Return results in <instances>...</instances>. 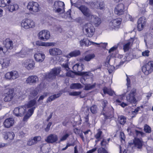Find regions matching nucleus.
I'll use <instances>...</instances> for the list:
<instances>
[{
    "mask_svg": "<svg viewBox=\"0 0 153 153\" xmlns=\"http://www.w3.org/2000/svg\"><path fill=\"white\" fill-rule=\"evenodd\" d=\"M65 4L62 1H57L54 2L53 6L55 11L60 14L62 13L65 12Z\"/></svg>",
    "mask_w": 153,
    "mask_h": 153,
    "instance_id": "20e7f679",
    "label": "nucleus"
},
{
    "mask_svg": "<svg viewBox=\"0 0 153 153\" xmlns=\"http://www.w3.org/2000/svg\"><path fill=\"white\" fill-rule=\"evenodd\" d=\"M102 103L103 106V111L101 114L105 116L106 119H108L111 117L113 116L111 115H110L108 114L109 110L108 108L107 107V105L108 104L107 101L106 100H104L102 101Z\"/></svg>",
    "mask_w": 153,
    "mask_h": 153,
    "instance_id": "dca6fc26",
    "label": "nucleus"
},
{
    "mask_svg": "<svg viewBox=\"0 0 153 153\" xmlns=\"http://www.w3.org/2000/svg\"><path fill=\"white\" fill-rule=\"evenodd\" d=\"M80 54V52L79 50H75L70 52L68 54L65 56V57L70 58L73 57H76Z\"/></svg>",
    "mask_w": 153,
    "mask_h": 153,
    "instance_id": "7c9ffc66",
    "label": "nucleus"
},
{
    "mask_svg": "<svg viewBox=\"0 0 153 153\" xmlns=\"http://www.w3.org/2000/svg\"><path fill=\"white\" fill-rule=\"evenodd\" d=\"M118 120L120 124L124 125L126 122V118L124 116H120L118 117Z\"/></svg>",
    "mask_w": 153,
    "mask_h": 153,
    "instance_id": "a18cd8bd",
    "label": "nucleus"
},
{
    "mask_svg": "<svg viewBox=\"0 0 153 153\" xmlns=\"http://www.w3.org/2000/svg\"><path fill=\"white\" fill-rule=\"evenodd\" d=\"M48 95V93H45L43 95L41 96L38 99L37 101L39 105L42 104L43 103L42 100Z\"/></svg>",
    "mask_w": 153,
    "mask_h": 153,
    "instance_id": "49530a36",
    "label": "nucleus"
},
{
    "mask_svg": "<svg viewBox=\"0 0 153 153\" xmlns=\"http://www.w3.org/2000/svg\"><path fill=\"white\" fill-rule=\"evenodd\" d=\"M60 71L61 68L60 67L54 68L51 70L49 73L46 75L45 78L52 79H54L60 73Z\"/></svg>",
    "mask_w": 153,
    "mask_h": 153,
    "instance_id": "ddd939ff",
    "label": "nucleus"
},
{
    "mask_svg": "<svg viewBox=\"0 0 153 153\" xmlns=\"http://www.w3.org/2000/svg\"><path fill=\"white\" fill-rule=\"evenodd\" d=\"M142 70L145 74L148 75L153 71V61L149 62L142 68Z\"/></svg>",
    "mask_w": 153,
    "mask_h": 153,
    "instance_id": "9d476101",
    "label": "nucleus"
},
{
    "mask_svg": "<svg viewBox=\"0 0 153 153\" xmlns=\"http://www.w3.org/2000/svg\"><path fill=\"white\" fill-rule=\"evenodd\" d=\"M26 108L24 105L15 108L13 111L14 114L17 117L22 116L26 112Z\"/></svg>",
    "mask_w": 153,
    "mask_h": 153,
    "instance_id": "2eb2a0df",
    "label": "nucleus"
},
{
    "mask_svg": "<svg viewBox=\"0 0 153 153\" xmlns=\"http://www.w3.org/2000/svg\"><path fill=\"white\" fill-rule=\"evenodd\" d=\"M122 100V99L120 98L119 99H116V102L118 103L119 105H120L122 107H124L127 105V104L123 102H122L121 103V101Z\"/></svg>",
    "mask_w": 153,
    "mask_h": 153,
    "instance_id": "8fccbe9b",
    "label": "nucleus"
},
{
    "mask_svg": "<svg viewBox=\"0 0 153 153\" xmlns=\"http://www.w3.org/2000/svg\"><path fill=\"white\" fill-rule=\"evenodd\" d=\"M85 89L86 90H88L93 88L95 85H91L90 84L85 85Z\"/></svg>",
    "mask_w": 153,
    "mask_h": 153,
    "instance_id": "6e6d98bb",
    "label": "nucleus"
},
{
    "mask_svg": "<svg viewBox=\"0 0 153 153\" xmlns=\"http://www.w3.org/2000/svg\"><path fill=\"white\" fill-rule=\"evenodd\" d=\"M5 92H7L5 94V97L4 98V101L6 102L11 101L14 96L13 90L12 89H6Z\"/></svg>",
    "mask_w": 153,
    "mask_h": 153,
    "instance_id": "a211bd4d",
    "label": "nucleus"
},
{
    "mask_svg": "<svg viewBox=\"0 0 153 153\" xmlns=\"http://www.w3.org/2000/svg\"><path fill=\"white\" fill-rule=\"evenodd\" d=\"M33 113H31L28 112L24 117L23 119V120L25 122H27L28 119L30 118V117L32 115Z\"/></svg>",
    "mask_w": 153,
    "mask_h": 153,
    "instance_id": "603ef678",
    "label": "nucleus"
},
{
    "mask_svg": "<svg viewBox=\"0 0 153 153\" xmlns=\"http://www.w3.org/2000/svg\"><path fill=\"white\" fill-rule=\"evenodd\" d=\"M14 123L13 119L9 118L6 119L4 121L3 124L5 127L9 128L13 126Z\"/></svg>",
    "mask_w": 153,
    "mask_h": 153,
    "instance_id": "393cba45",
    "label": "nucleus"
},
{
    "mask_svg": "<svg viewBox=\"0 0 153 153\" xmlns=\"http://www.w3.org/2000/svg\"><path fill=\"white\" fill-rule=\"evenodd\" d=\"M95 55L94 53L87 55L84 57V59L86 61L89 62L94 58Z\"/></svg>",
    "mask_w": 153,
    "mask_h": 153,
    "instance_id": "79ce46f5",
    "label": "nucleus"
},
{
    "mask_svg": "<svg viewBox=\"0 0 153 153\" xmlns=\"http://www.w3.org/2000/svg\"><path fill=\"white\" fill-rule=\"evenodd\" d=\"M103 90L104 94H107L110 96H112L114 93V92L111 89L106 87H104Z\"/></svg>",
    "mask_w": 153,
    "mask_h": 153,
    "instance_id": "c03bdc74",
    "label": "nucleus"
},
{
    "mask_svg": "<svg viewBox=\"0 0 153 153\" xmlns=\"http://www.w3.org/2000/svg\"><path fill=\"white\" fill-rule=\"evenodd\" d=\"M38 81V78L36 76L32 75L27 77L26 82L27 83L31 85L36 83Z\"/></svg>",
    "mask_w": 153,
    "mask_h": 153,
    "instance_id": "5701e85b",
    "label": "nucleus"
},
{
    "mask_svg": "<svg viewBox=\"0 0 153 153\" xmlns=\"http://www.w3.org/2000/svg\"><path fill=\"white\" fill-rule=\"evenodd\" d=\"M10 60L8 58H4L1 59L0 60V63L2 66L4 68H7L9 65Z\"/></svg>",
    "mask_w": 153,
    "mask_h": 153,
    "instance_id": "f704fd0d",
    "label": "nucleus"
},
{
    "mask_svg": "<svg viewBox=\"0 0 153 153\" xmlns=\"http://www.w3.org/2000/svg\"><path fill=\"white\" fill-rule=\"evenodd\" d=\"M61 94L58 93L57 94H54L53 95L50 96L48 97L47 100V102H51L55 99L59 97L60 96Z\"/></svg>",
    "mask_w": 153,
    "mask_h": 153,
    "instance_id": "4c0bfd02",
    "label": "nucleus"
},
{
    "mask_svg": "<svg viewBox=\"0 0 153 153\" xmlns=\"http://www.w3.org/2000/svg\"><path fill=\"white\" fill-rule=\"evenodd\" d=\"M11 2L10 0H0V7H4Z\"/></svg>",
    "mask_w": 153,
    "mask_h": 153,
    "instance_id": "a19ab883",
    "label": "nucleus"
},
{
    "mask_svg": "<svg viewBox=\"0 0 153 153\" xmlns=\"http://www.w3.org/2000/svg\"><path fill=\"white\" fill-rule=\"evenodd\" d=\"M58 136L55 134H51L45 139V141L48 143H53L58 140Z\"/></svg>",
    "mask_w": 153,
    "mask_h": 153,
    "instance_id": "aec40b11",
    "label": "nucleus"
},
{
    "mask_svg": "<svg viewBox=\"0 0 153 153\" xmlns=\"http://www.w3.org/2000/svg\"><path fill=\"white\" fill-rule=\"evenodd\" d=\"M114 69V66L110 65L108 64V72L110 74L113 71Z\"/></svg>",
    "mask_w": 153,
    "mask_h": 153,
    "instance_id": "13d9d810",
    "label": "nucleus"
},
{
    "mask_svg": "<svg viewBox=\"0 0 153 153\" xmlns=\"http://www.w3.org/2000/svg\"><path fill=\"white\" fill-rule=\"evenodd\" d=\"M41 137L35 136L33 137H31L27 141V145L28 146H31L36 144L38 141L41 140Z\"/></svg>",
    "mask_w": 153,
    "mask_h": 153,
    "instance_id": "412c9836",
    "label": "nucleus"
},
{
    "mask_svg": "<svg viewBox=\"0 0 153 153\" xmlns=\"http://www.w3.org/2000/svg\"><path fill=\"white\" fill-rule=\"evenodd\" d=\"M72 68L76 74L79 76H89V72H81L84 69V65L81 63H76L73 67Z\"/></svg>",
    "mask_w": 153,
    "mask_h": 153,
    "instance_id": "7ed1b4c3",
    "label": "nucleus"
},
{
    "mask_svg": "<svg viewBox=\"0 0 153 153\" xmlns=\"http://www.w3.org/2000/svg\"><path fill=\"white\" fill-rule=\"evenodd\" d=\"M55 29L56 31H58L60 33L62 32V29L59 25L55 26Z\"/></svg>",
    "mask_w": 153,
    "mask_h": 153,
    "instance_id": "0e129e2a",
    "label": "nucleus"
},
{
    "mask_svg": "<svg viewBox=\"0 0 153 153\" xmlns=\"http://www.w3.org/2000/svg\"><path fill=\"white\" fill-rule=\"evenodd\" d=\"M62 67L66 71H68L69 70V68L68 65L67 63L63 64L62 65Z\"/></svg>",
    "mask_w": 153,
    "mask_h": 153,
    "instance_id": "774afa93",
    "label": "nucleus"
},
{
    "mask_svg": "<svg viewBox=\"0 0 153 153\" xmlns=\"http://www.w3.org/2000/svg\"><path fill=\"white\" fill-rule=\"evenodd\" d=\"M125 57L126 58V59L127 61H130L132 59L133 56L131 53H128L126 54Z\"/></svg>",
    "mask_w": 153,
    "mask_h": 153,
    "instance_id": "052dcab7",
    "label": "nucleus"
},
{
    "mask_svg": "<svg viewBox=\"0 0 153 153\" xmlns=\"http://www.w3.org/2000/svg\"><path fill=\"white\" fill-rule=\"evenodd\" d=\"M127 76L126 85L127 87V89L126 93L127 94L126 96V100L129 102L135 103L136 102L135 98V96L136 94V90L135 88H132L131 90L130 88V81L128 75L126 74Z\"/></svg>",
    "mask_w": 153,
    "mask_h": 153,
    "instance_id": "f257e3e1",
    "label": "nucleus"
},
{
    "mask_svg": "<svg viewBox=\"0 0 153 153\" xmlns=\"http://www.w3.org/2000/svg\"><path fill=\"white\" fill-rule=\"evenodd\" d=\"M102 133V131L100 130H98L97 131V133L94 135V137L96 139H101V135Z\"/></svg>",
    "mask_w": 153,
    "mask_h": 153,
    "instance_id": "3c124183",
    "label": "nucleus"
},
{
    "mask_svg": "<svg viewBox=\"0 0 153 153\" xmlns=\"http://www.w3.org/2000/svg\"><path fill=\"white\" fill-rule=\"evenodd\" d=\"M88 17L89 18L90 23L95 27L99 26L101 23V19L96 15L91 14Z\"/></svg>",
    "mask_w": 153,
    "mask_h": 153,
    "instance_id": "f8f14e48",
    "label": "nucleus"
},
{
    "mask_svg": "<svg viewBox=\"0 0 153 153\" xmlns=\"http://www.w3.org/2000/svg\"><path fill=\"white\" fill-rule=\"evenodd\" d=\"M108 143V141L107 142L106 139H103L101 142V145L102 146L105 147Z\"/></svg>",
    "mask_w": 153,
    "mask_h": 153,
    "instance_id": "bf43d9fd",
    "label": "nucleus"
},
{
    "mask_svg": "<svg viewBox=\"0 0 153 153\" xmlns=\"http://www.w3.org/2000/svg\"><path fill=\"white\" fill-rule=\"evenodd\" d=\"M98 153H108L105 149L102 147L99 148L98 150Z\"/></svg>",
    "mask_w": 153,
    "mask_h": 153,
    "instance_id": "e2e57ef3",
    "label": "nucleus"
},
{
    "mask_svg": "<svg viewBox=\"0 0 153 153\" xmlns=\"http://www.w3.org/2000/svg\"><path fill=\"white\" fill-rule=\"evenodd\" d=\"M124 4L122 3L119 4L115 8L114 13L118 16L121 15L124 13Z\"/></svg>",
    "mask_w": 153,
    "mask_h": 153,
    "instance_id": "6ab92c4d",
    "label": "nucleus"
},
{
    "mask_svg": "<svg viewBox=\"0 0 153 153\" xmlns=\"http://www.w3.org/2000/svg\"><path fill=\"white\" fill-rule=\"evenodd\" d=\"M21 25L22 27L25 29L33 28L35 26L34 21L28 19H25L22 20Z\"/></svg>",
    "mask_w": 153,
    "mask_h": 153,
    "instance_id": "39448f33",
    "label": "nucleus"
},
{
    "mask_svg": "<svg viewBox=\"0 0 153 153\" xmlns=\"http://www.w3.org/2000/svg\"><path fill=\"white\" fill-rule=\"evenodd\" d=\"M38 93L37 90L33 89H31L29 95V98L30 99L34 98L37 95Z\"/></svg>",
    "mask_w": 153,
    "mask_h": 153,
    "instance_id": "ea45409f",
    "label": "nucleus"
},
{
    "mask_svg": "<svg viewBox=\"0 0 153 153\" xmlns=\"http://www.w3.org/2000/svg\"><path fill=\"white\" fill-rule=\"evenodd\" d=\"M147 48H152L153 46V37L149 36L148 37L147 40L144 39Z\"/></svg>",
    "mask_w": 153,
    "mask_h": 153,
    "instance_id": "72a5a7b5",
    "label": "nucleus"
},
{
    "mask_svg": "<svg viewBox=\"0 0 153 153\" xmlns=\"http://www.w3.org/2000/svg\"><path fill=\"white\" fill-rule=\"evenodd\" d=\"M38 37L40 39L46 41L50 38V32L47 30H42L39 33Z\"/></svg>",
    "mask_w": 153,
    "mask_h": 153,
    "instance_id": "f3484780",
    "label": "nucleus"
},
{
    "mask_svg": "<svg viewBox=\"0 0 153 153\" xmlns=\"http://www.w3.org/2000/svg\"><path fill=\"white\" fill-rule=\"evenodd\" d=\"M134 39H131L123 45V49L125 52L128 51L132 46L134 41Z\"/></svg>",
    "mask_w": 153,
    "mask_h": 153,
    "instance_id": "cd10ccee",
    "label": "nucleus"
},
{
    "mask_svg": "<svg viewBox=\"0 0 153 153\" xmlns=\"http://www.w3.org/2000/svg\"><path fill=\"white\" fill-rule=\"evenodd\" d=\"M52 123L51 122H49L47 124L46 128H45V131L46 132L48 131L50 129Z\"/></svg>",
    "mask_w": 153,
    "mask_h": 153,
    "instance_id": "338daca9",
    "label": "nucleus"
},
{
    "mask_svg": "<svg viewBox=\"0 0 153 153\" xmlns=\"http://www.w3.org/2000/svg\"><path fill=\"white\" fill-rule=\"evenodd\" d=\"M62 53L61 50L58 48H53L49 50L50 54L52 56L60 55Z\"/></svg>",
    "mask_w": 153,
    "mask_h": 153,
    "instance_id": "c85d7f7f",
    "label": "nucleus"
},
{
    "mask_svg": "<svg viewBox=\"0 0 153 153\" xmlns=\"http://www.w3.org/2000/svg\"><path fill=\"white\" fill-rule=\"evenodd\" d=\"M80 45L82 46L85 45L86 46H88L89 45H100V44L97 43L92 42H90V41L86 39H83V40L80 41Z\"/></svg>",
    "mask_w": 153,
    "mask_h": 153,
    "instance_id": "a878e982",
    "label": "nucleus"
},
{
    "mask_svg": "<svg viewBox=\"0 0 153 153\" xmlns=\"http://www.w3.org/2000/svg\"><path fill=\"white\" fill-rule=\"evenodd\" d=\"M70 134L68 133H65L63 135H62L60 138L59 141L62 142L65 140L69 137Z\"/></svg>",
    "mask_w": 153,
    "mask_h": 153,
    "instance_id": "de8ad7c7",
    "label": "nucleus"
},
{
    "mask_svg": "<svg viewBox=\"0 0 153 153\" xmlns=\"http://www.w3.org/2000/svg\"><path fill=\"white\" fill-rule=\"evenodd\" d=\"M146 19L144 17L140 18L137 21V28L139 31H141L143 29L146 25Z\"/></svg>",
    "mask_w": 153,
    "mask_h": 153,
    "instance_id": "4be33fe9",
    "label": "nucleus"
},
{
    "mask_svg": "<svg viewBox=\"0 0 153 153\" xmlns=\"http://www.w3.org/2000/svg\"><path fill=\"white\" fill-rule=\"evenodd\" d=\"M82 87L83 86L79 83H72L70 86V88L73 89H79Z\"/></svg>",
    "mask_w": 153,
    "mask_h": 153,
    "instance_id": "58836bf2",
    "label": "nucleus"
},
{
    "mask_svg": "<svg viewBox=\"0 0 153 153\" xmlns=\"http://www.w3.org/2000/svg\"><path fill=\"white\" fill-rule=\"evenodd\" d=\"M83 30L86 32L87 36L90 37L94 35L95 31V28L91 23L85 24L83 27Z\"/></svg>",
    "mask_w": 153,
    "mask_h": 153,
    "instance_id": "6e6552de",
    "label": "nucleus"
},
{
    "mask_svg": "<svg viewBox=\"0 0 153 153\" xmlns=\"http://www.w3.org/2000/svg\"><path fill=\"white\" fill-rule=\"evenodd\" d=\"M27 9L30 12L33 14H35L39 10V6L38 3L36 2L31 1L28 4Z\"/></svg>",
    "mask_w": 153,
    "mask_h": 153,
    "instance_id": "423d86ee",
    "label": "nucleus"
},
{
    "mask_svg": "<svg viewBox=\"0 0 153 153\" xmlns=\"http://www.w3.org/2000/svg\"><path fill=\"white\" fill-rule=\"evenodd\" d=\"M4 44L5 46V48L7 50H11L13 48V42L12 41L10 40L9 39H7L5 42H4ZM6 51V50H5Z\"/></svg>",
    "mask_w": 153,
    "mask_h": 153,
    "instance_id": "473e14b6",
    "label": "nucleus"
},
{
    "mask_svg": "<svg viewBox=\"0 0 153 153\" xmlns=\"http://www.w3.org/2000/svg\"><path fill=\"white\" fill-rule=\"evenodd\" d=\"M8 5V10L10 12H13L14 11L18 9L19 8L18 5L16 4L10 5Z\"/></svg>",
    "mask_w": 153,
    "mask_h": 153,
    "instance_id": "37998d69",
    "label": "nucleus"
},
{
    "mask_svg": "<svg viewBox=\"0 0 153 153\" xmlns=\"http://www.w3.org/2000/svg\"><path fill=\"white\" fill-rule=\"evenodd\" d=\"M79 10L85 16L87 17H88L91 14L89 12L88 9L84 5H81Z\"/></svg>",
    "mask_w": 153,
    "mask_h": 153,
    "instance_id": "2f4dec72",
    "label": "nucleus"
},
{
    "mask_svg": "<svg viewBox=\"0 0 153 153\" xmlns=\"http://www.w3.org/2000/svg\"><path fill=\"white\" fill-rule=\"evenodd\" d=\"M122 21L121 19L120 18L110 20L107 25V29L110 30H114L119 28Z\"/></svg>",
    "mask_w": 153,
    "mask_h": 153,
    "instance_id": "f03ea898",
    "label": "nucleus"
},
{
    "mask_svg": "<svg viewBox=\"0 0 153 153\" xmlns=\"http://www.w3.org/2000/svg\"><path fill=\"white\" fill-rule=\"evenodd\" d=\"M24 105L26 108H30L28 110L29 112L33 113L34 110L37 107L36 99L34 98L30 100Z\"/></svg>",
    "mask_w": 153,
    "mask_h": 153,
    "instance_id": "1a4fd4ad",
    "label": "nucleus"
},
{
    "mask_svg": "<svg viewBox=\"0 0 153 153\" xmlns=\"http://www.w3.org/2000/svg\"><path fill=\"white\" fill-rule=\"evenodd\" d=\"M98 110L97 106L95 105L92 106L90 108V110L93 114L97 113Z\"/></svg>",
    "mask_w": 153,
    "mask_h": 153,
    "instance_id": "09e8293b",
    "label": "nucleus"
},
{
    "mask_svg": "<svg viewBox=\"0 0 153 153\" xmlns=\"http://www.w3.org/2000/svg\"><path fill=\"white\" fill-rule=\"evenodd\" d=\"M71 4L72 5L74 6V7L77 8L79 9L80 7V4H79V3L77 2L76 3H73L71 2Z\"/></svg>",
    "mask_w": 153,
    "mask_h": 153,
    "instance_id": "69168bd1",
    "label": "nucleus"
},
{
    "mask_svg": "<svg viewBox=\"0 0 153 153\" xmlns=\"http://www.w3.org/2000/svg\"><path fill=\"white\" fill-rule=\"evenodd\" d=\"M26 54V52L23 50H22L20 52L16 53L15 56L17 58H24Z\"/></svg>",
    "mask_w": 153,
    "mask_h": 153,
    "instance_id": "c9c22d12",
    "label": "nucleus"
},
{
    "mask_svg": "<svg viewBox=\"0 0 153 153\" xmlns=\"http://www.w3.org/2000/svg\"><path fill=\"white\" fill-rule=\"evenodd\" d=\"M22 65L27 70L30 71L33 69L35 67V62L32 59H28L24 61Z\"/></svg>",
    "mask_w": 153,
    "mask_h": 153,
    "instance_id": "9b49d317",
    "label": "nucleus"
},
{
    "mask_svg": "<svg viewBox=\"0 0 153 153\" xmlns=\"http://www.w3.org/2000/svg\"><path fill=\"white\" fill-rule=\"evenodd\" d=\"M76 74L74 72H74L72 71H69L68 72H67L66 73V75L67 76H69L71 77H74V75Z\"/></svg>",
    "mask_w": 153,
    "mask_h": 153,
    "instance_id": "864d4df0",
    "label": "nucleus"
},
{
    "mask_svg": "<svg viewBox=\"0 0 153 153\" xmlns=\"http://www.w3.org/2000/svg\"><path fill=\"white\" fill-rule=\"evenodd\" d=\"M4 138L5 139L11 141L14 139L15 134L13 132H4Z\"/></svg>",
    "mask_w": 153,
    "mask_h": 153,
    "instance_id": "bb28decb",
    "label": "nucleus"
},
{
    "mask_svg": "<svg viewBox=\"0 0 153 153\" xmlns=\"http://www.w3.org/2000/svg\"><path fill=\"white\" fill-rule=\"evenodd\" d=\"M81 93V91H74L70 92L69 94L71 96H76L79 95Z\"/></svg>",
    "mask_w": 153,
    "mask_h": 153,
    "instance_id": "4d7b16f0",
    "label": "nucleus"
},
{
    "mask_svg": "<svg viewBox=\"0 0 153 153\" xmlns=\"http://www.w3.org/2000/svg\"><path fill=\"white\" fill-rule=\"evenodd\" d=\"M19 77L18 72L15 71L7 72L4 75V78L7 80H14Z\"/></svg>",
    "mask_w": 153,
    "mask_h": 153,
    "instance_id": "4468645a",
    "label": "nucleus"
},
{
    "mask_svg": "<svg viewBox=\"0 0 153 153\" xmlns=\"http://www.w3.org/2000/svg\"><path fill=\"white\" fill-rule=\"evenodd\" d=\"M45 57V55L40 52H37L34 55V59L37 62H42L44 60Z\"/></svg>",
    "mask_w": 153,
    "mask_h": 153,
    "instance_id": "b1692460",
    "label": "nucleus"
},
{
    "mask_svg": "<svg viewBox=\"0 0 153 153\" xmlns=\"http://www.w3.org/2000/svg\"><path fill=\"white\" fill-rule=\"evenodd\" d=\"M143 141L140 139L135 138L133 141V144L134 147L138 149H140L142 147Z\"/></svg>",
    "mask_w": 153,
    "mask_h": 153,
    "instance_id": "c756f323",
    "label": "nucleus"
},
{
    "mask_svg": "<svg viewBox=\"0 0 153 153\" xmlns=\"http://www.w3.org/2000/svg\"><path fill=\"white\" fill-rule=\"evenodd\" d=\"M150 51L149 50H145L142 52V55L143 56L145 57H148L149 55V53Z\"/></svg>",
    "mask_w": 153,
    "mask_h": 153,
    "instance_id": "680f3d73",
    "label": "nucleus"
},
{
    "mask_svg": "<svg viewBox=\"0 0 153 153\" xmlns=\"http://www.w3.org/2000/svg\"><path fill=\"white\" fill-rule=\"evenodd\" d=\"M145 131L147 133H150L151 132V129L150 126L147 125H145L144 127Z\"/></svg>",
    "mask_w": 153,
    "mask_h": 153,
    "instance_id": "5fc2aeb1",
    "label": "nucleus"
},
{
    "mask_svg": "<svg viewBox=\"0 0 153 153\" xmlns=\"http://www.w3.org/2000/svg\"><path fill=\"white\" fill-rule=\"evenodd\" d=\"M91 8L93 9L102 10L105 7L104 1L101 0H94L90 3Z\"/></svg>",
    "mask_w": 153,
    "mask_h": 153,
    "instance_id": "0eeeda50",
    "label": "nucleus"
},
{
    "mask_svg": "<svg viewBox=\"0 0 153 153\" xmlns=\"http://www.w3.org/2000/svg\"><path fill=\"white\" fill-rule=\"evenodd\" d=\"M53 43L45 42L38 41L36 42V45H37L42 46H50L52 45Z\"/></svg>",
    "mask_w": 153,
    "mask_h": 153,
    "instance_id": "e433bc0d",
    "label": "nucleus"
}]
</instances>
